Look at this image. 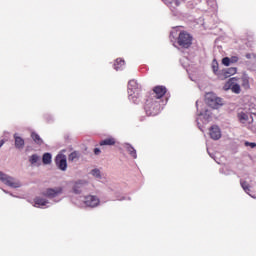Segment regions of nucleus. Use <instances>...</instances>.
Here are the masks:
<instances>
[{"instance_id": "31", "label": "nucleus", "mask_w": 256, "mask_h": 256, "mask_svg": "<svg viewBox=\"0 0 256 256\" xmlns=\"http://www.w3.org/2000/svg\"><path fill=\"white\" fill-rule=\"evenodd\" d=\"M94 153H95L96 155H99V153H101V150H100L99 148H95V149H94Z\"/></svg>"}, {"instance_id": "12", "label": "nucleus", "mask_w": 256, "mask_h": 256, "mask_svg": "<svg viewBox=\"0 0 256 256\" xmlns=\"http://www.w3.org/2000/svg\"><path fill=\"white\" fill-rule=\"evenodd\" d=\"M125 68V60L122 58H117L114 62V69L115 71H123Z\"/></svg>"}, {"instance_id": "21", "label": "nucleus", "mask_w": 256, "mask_h": 256, "mask_svg": "<svg viewBox=\"0 0 256 256\" xmlns=\"http://www.w3.org/2000/svg\"><path fill=\"white\" fill-rule=\"evenodd\" d=\"M86 182H76L73 188L74 193H76L77 195H79V193H81V187H83V185H85Z\"/></svg>"}, {"instance_id": "11", "label": "nucleus", "mask_w": 256, "mask_h": 256, "mask_svg": "<svg viewBox=\"0 0 256 256\" xmlns=\"http://www.w3.org/2000/svg\"><path fill=\"white\" fill-rule=\"evenodd\" d=\"M209 135L214 141H219V138L221 137V129L219 128V126H212L209 129Z\"/></svg>"}, {"instance_id": "2", "label": "nucleus", "mask_w": 256, "mask_h": 256, "mask_svg": "<svg viewBox=\"0 0 256 256\" xmlns=\"http://www.w3.org/2000/svg\"><path fill=\"white\" fill-rule=\"evenodd\" d=\"M177 43L182 49H189L193 45V36L187 31H181L178 35Z\"/></svg>"}, {"instance_id": "19", "label": "nucleus", "mask_w": 256, "mask_h": 256, "mask_svg": "<svg viewBox=\"0 0 256 256\" xmlns=\"http://www.w3.org/2000/svg\"><path fill=\"white\" fill-rule=\"evenodd\" d=\"M79 157H81V154H79L78 151H74L69 154L68 161H77L79 160Z\"/></svg>"}, {"instance_id": "32", "label": "nucleus", "mask_w": 256, "mask_h": 256, "mask_svg": "<svg viewBox=\"0 0 256 256\" xmlns=\"http://www.w3.org/2000/svg\"><path fill=\"white\" fill-rule=\"evenodd\" d=\"M245 57H246V59H251V54L248 53L245 55Z\"/></svg>"}, {"instance_id": "5", "label": "nucleus", "mask_w": 256, "mask_h": 256, "mask_svg": "<svg viewBox=\"0 0 256 256\" xmlns=\"http://www.w3.org/2000/svg\"><path fill=\"white\" fill-rule=\"evenodd\" d=\"M225 89H231L232 93L239 95L241 93V86L237 83V78H230L224 86Z\"/></svg>"}, {"instance_id": "9", "label": "nucleus", "mask_w": 256, "mask_h": 256, "mask_svg": "<svg viewBox=\"0 0 256 256\" xmlns=\"http://www.w3.org/2000/svg\"><path fill=\"white\" fill-rule=\"evenodd\" d=\"M235 73H237V68L235 67L223 69L220 71L219 79H221L222 81L225 79H229V77H231V75H235Z\"/></svg>"}, {"instance_id": "14", "label": "nucleus", "mask_w": 256, "mask_h": 256, "mask_svg": "<svg viewBox=\"0 0 256 256\" xmlns=\"http://www.w3.org/2000/svg\"><path fill=\"white\" fill-rule=\"evenodd\" d=\"M165 5L168 7H171L172 9H176V7H179L181 5V2L179 0H162Z\"/></svg>"}, {"instance_id": "29", "label": "nucleus", "mask_w": 256, "mask_h": 256, "mask_svg": "<svg viewBox=\"0 0 256 256\" xmlns=\"http://www.w3.org/2000/svg\"><path fill=\"white\" fill-rule=\"evenodd\" d=\"M245 147H251V149H255L256 143L255 142H245Z\"/></svg>"}, {"instance_id": "30", "label": "nucleus", "mask_w": 256, "mask_h": 256, "mask_svg": "<svg viewBox=\"0 0 256 256\" xmlns=\"http://www.w3.org/2000/svg\"><path fill=\"white\" fill-rule=\"evenodd\" d=\"M237 61H239V57H237V56H232L230 58V63H237Z\"/></svg>"}, {"instance_id": "22", "label": "nucleus", "mask_w": 256, "mask_h": 256, "mask_svg": "<svg viewBox=\"0 0 256 256\" xmlns=\"http://www.w3.org/2000/svg\"><path fill=\"white\" fill-rule=\"evenodd\" d=\"M212 71L217 75L219 79V74H221V71H219V63H217L215 60L212 62Z\"/></svg>"}, {"instance_id": "4", "label": "nucleus", "mask_w": 256, "mask_h": 256, "mask_svg": "<svg viewBox=\"0 0 256 256\" xmlns=\"http://www.w3.org/2000/svg\"><path fill=\"white\" fill-rule=\"evenodd\" d=\"M0 181L4 183V185H7L8 187H12L13 189H17L21 187V183L19 181H16L15 178L9 177L6 174H3V172L0 171Z\"/></svg>"}, {"instance_id": "18", "label": "nucleus", "mask_w": 256, "mask_h": 256, "mask_svg": "<svg viewBox=\"0 0 256 256\" xmlns=\"http://www.w3.org/2000/svg\"><path fill=\"white\" fill-rule=\"evenodd\" d=\"M238 119L240 123H247V121H249V115L245 112H240L238 113Z\"/></svg>"}, {"instance_id": "6", "label": "nucleus", "mask_w": 256, "mask_h": 256, "mask_svg": "<svg viewBox=\"0 0 256 256\" xmlns=\"http://www.w3.org/2000/svg\"><path fill=\"white\" fill-rule=\"evenodd\" d=\"M55 163L61 171H67V156L58 154L55 158Z\"/></svg>"}, {"instance_id": "27", "label": "nucleus", "mask_w": 256, "mask_h": 256, "mask_svg": "<svg viewBox=\"0 0 256 256\" xmlns=\"http://www.w3.org/2000/svg\"><path fill=\"white\" fill-rule=\"evenodd\" d=\"M93 177H97V179H101V170L100 169H93L92 170Z\"/></svg>"}, {"instance_id": "23", "label": "nucleus", "mask_w": 256, "mask_h": 256, "mask_svg": "<svg viewBox=\"0 0 256 256\" xmlns=\"http://www.w3.org/2000/svg\"><path fill=\"white\" fill-rule=\"evenodd\" d=\"M51 159H52L51 154L50 153H45L42 157V163L44 165H50Z\"/></svg>"}, {"instance_id": "10", "label": "nucleus", "mask_w": 256, "mask_h": 256, "mask_svg": "<svg viewBox=\"0 0 256 256\" xmlns=\"http://www.w3.org/2000/svg\"><path fill=\"white\" fill-rule=\"evenodd\" d=\"M100 201L97 196L89 195L84 199V204L86 207H97Z\"/></svg>"}, {"instance_id": "1", "label": "nucleus", "mask_w": 256, "mask_h": 256, "mask_svg": "<svg viewBox=\"0 0 256 256\" xmlns=\"http://www.w3.org/2000/svg\"><path fill=\"white\" fill-rule=\"evenodd\" d=\"M144 109L146 111V115L149 117H155V115H159V111H161V104L159 101L147 100Z\"/></svg>"}, {"instance_id": "3", "label": "nucleus", "mask_w": 256, "mask_h": 256, "mask_svg": "<svg viewBox=\"0 0 256 256\" xmlns=\"http://www.w3.org/2000/svg\"><path fill=\"white\" fill-rule=\"evenodd\" d=\"M205 103L212 109H219L223 105V99L217 97L213 92H208L205 95Z\"/></svg>"}, {"instance_id": "25", "label": "nucleus", "mask_w": 256, "mask_h": 256, "mask_svg": "<svg viewBox=\"0 0 256 256\" xmlns=\"http://www.w3.org/2000/svg\"><path fill=\"white\" fill-rule=\"evenodd\" d=\"M138 85H139V84H137V81H135V80H130V81L128 82V90H129V91H133V89H137Z\"/></svg>"}, {"instance_id": "17", "label": "nucleus", "mask_w": 256, "mask_h": 256, "mask_svg": "<svg viewBox=\"0 0 256 256\" xmlns=\"http://www.w3.org/2000/svg\"><path fill=\"white\" fill-rule=\"evenodd\" d=\"M126 150L128 151L129 155L133 157V159H137V151L135 150V148H133V146L127 144Z\"/></svg>"}, {"instance_id": "7", "label": "nucleus", "mask_w": 256, "mask_h": 256, "mask_svg": "<svg viewBox=\"0 0 256 256\" xmlns=\"http://www.w3.org/2000/svg\"><path fill=\"white\" fill-rule=\"evenodd\" d=\"M152 91L156 99H163L167 95V87L163 85L155 86Z\"/></svg>"}, {"instance_id": "33", "label": "nucleus", "mask_w": 256, "mask_h": 256, "mask_svg": "<svg viewBox=\"0 0 256 256\" xmlns=\"http://www.w3.org/2000/svg\"><path fill=\"white\" fill-rule=\"evenodd\" d=\"M0 147H3V142H0Z\"/></svg>"}, {"instance_id": "24", "label": "nucleus", "mask_w": 256, "mask_h": 256, "mask_svg": "<svg viewBox=\"0 0 256 256\" xmlns=\"http://www.w3.org/2000/svg\"><path fill=\"white\" fill-rule=\"evenodd\" d=\"M240 185L242 187V189L245 191V193H248L251 191V186L249 185V183H247V181H240Z\"/></svg>"}, {"instance_id": "26", "label": "nucleus", "mask_w": 256, "mask_h": 256, "mask_svg": "<svg viewBox=\"0 0 256 256\" xmlns=\"http://www.w3.org/2000/svg\"><path fill=\"white\" fill-rule=\"evenodd\" d=\"M29 161H30L31 165H35V163H37V161H39V156L37 154L30 156Z\"/></svg>"}, {"instance_id": "28", "label": "nucleus", "mask_w": 256, "mask_h": 256, "mask_svg": "<svg viewBox=\"0 0 256 256\" xmlns=\"http://www.w3.org/2000/svg\"><path fill=\"white\" fill-rule=\"evenodd\" d=\"M222 65H225V67H229V65H231V59L229 57H224L222 59Z\"/></svg>"}, {"instance_id": "8", "label": "nucleus", "mask_w": 256, "mask_h": 256, "mask_svg": "<svg viewBox=\"0 0 256 256\" xmlns=\"http://www.w3.org/2000/svg\"><path fill=\"white\" fill-rule=\"evenodd\" d=\"M63 193V188H48L45 192H43L44 197H48L49 199H53L57 197L58 195H61Z\"/></svg>"}, {"instance_id": "15", "label": "nucleus", "mask_w": 256, "mask_h": 256, "mask_svg": "<svg viewBox=\"0 0 256 256\" xmlns=\"http://www.w3.org/2000/svg\"><path fill=\"white\" fill-rule=\"evenodd\" d=\"M115 143H117L115 138L110 137V138H106V139L100 141V146L101 147H103V145L113 146V145H115Z\"/></svg>"}, {"instance_id": "13", "label": "nucleus", "mask_w": 256, "mask_h": 256, "mask_svg": "<svg viewBox=\"0 0 256 256\" xmlns=\"http://www.w3.org/2000/svg\"><path fill=\"white\" fill-rule=\"evenodd\" d=\"M16 149H23L25 147V140L17 135H14Z\"/></svg>"}, {"instance_id": "16", "label": "nucleus", "mask_w": 256, "mask_h": 256, "mask_svg": "<svg viewBox=\"0 0 256 256\" xmlns=\"http://www.w3.org/2000/svg\"><path fill=\"white\" fill-rule=\"evenodd\" d=\"M31 139H33L36 145H43V139H41V136H39V134H37L36 132L31 133Z\"/></svg>"}, {"instance_id": "20", "label": "nucleus", "mask_w": 256, "mask_h": 256, "mask_svg": "<svg viewBox=\"0 0 256 256\" xmlns=\"http://www.w3.org/2000/svg\"><path fill=\"white\" fill-rule=\"evenodd\" d=\"M34 203L35 205H38V207H45L48 202L44 198L37 197L34 199Z\"/></svg>"}]
</instances>
